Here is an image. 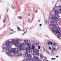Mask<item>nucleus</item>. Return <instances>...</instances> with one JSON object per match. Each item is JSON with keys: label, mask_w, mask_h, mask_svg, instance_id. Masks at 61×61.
Here are the masks:
<instances>
[{"label": "nucleus", "mask_w": 61, "mask_h": 61, "mask_svg": "<svg viewBox=\"0 0 61 61\" xmlns=\"http://www.w3.org/2000/svg\"><path fill=\"white\" fill-rule=\"evenodd\" d=\"M32 61H36V60L34 59H32Z\"/></svg>", "instance_id": "nucleus-30"}, {"label": "nucleus", "mask_w": 61, "mask_h": 61, "mask_svg": "<svg viewBox=\"0 0 61 61\" xmlns=\"http://www.w3.org/2000/svg\"><path fill=\"white\" fill-rule=\"evenodd\" d=\"M50 44L51 45H53V43L52 42H50Z\"/></svg>", "instance_id": "nucleus-37"}, {"label": "nucleus", "mask_w": 61, "mask_h": 61, "mask_svg": "<svg viewBox=\"0 0 61 61\" xmlns=\"http://www.w3.org/2000/svg\"><path fill=\"white\" fill-rule=\"evenodd\" d=\"M26 55L27 54V56L26 57V59L28 61H30L31 60V55L30 54H29L28 52H26Z\"/></svg>", "instance_id": "nucleus-2"}, {"label": "nucleus", "mask_w": 61, "mask_h": 61, "mask_svg": "<svg viewBox=\"0 0 61 61\" xmlns=\"http://www.w3.org/2000/svg\"><path fill=\"white\" fill-rule=\"evenodd\" d=\"M6 54H7V55H9V52H6Z\"/></svg>", "instance_id": "nucleus-27"}, {"label": "nucleus", "mask_w": 61, "mask_h": 61, "mask_svg": "<svg viewBox=\"0 0 61 61\" xmlns=\"http://www.w3.org/2000/svg\"><path fill=\"white\" fill-rule=\"evenodd\" d=\"M9 52L10 53H12L13 52V50L12 49H11L9 51Z\"/></svg>", "instance_id": "nucleus-15"}, {"label": "nucleus", "mask_w": 61, "mask_h": 61, "mask_svg": "<svg viewBox=\"0 0 61 61\" xmlns=\"http://www.w3.org/2000/svg\"><path fill=\"white\" fill-rule=\"evenodd\" d=\"M58 15L57 14H56L55 15V16H53L52 17H51V19H54V20H56V21H57V19H58Z\"/></svg>", "instance_id": "nucleus-4"}, {"label": "nucleus", "mask_w": 61, "mask_h": 61, "mask_svg": "<svg viewBox=\"0 0 61 61\" xmlns=\"http://www.w3.org/2000/svg\"><path fill=\"white\" fill-rule=\"evenodd\" d=\"M20 54L18 53V54H17V56H20Z\"/></svg>", "instance_id": "nucleus-24"}, {"label": "nucleus", "mask_w": 61, "mask_h": 61, "mask_svg": "<svg viewBox=\"0 0 61 61\" xmlns=\"http://www.w3.org/2000/svg\"><path fill=\"white\" fill-rule=\"evenodd\" d=\"M24 42H25L26 43H27L28 42V41L27 40H25L24 41Z\"/></svg>", "instance_id": "nucleus-19"}, {"label": "nucleus", "mask_w": 61, "mask_h": 61, "mask_svg": "<svg viewBox=\"0 0 61 61\" xmlns=\"http://www.w3.org/2000/svg\"><path fill=\"white\" fill-rule=\"evenodd\" d=\"M52 60H55V59H56V58H52Z\"/></svg>", "instance_id": "nucleus-42"}, {"label": "nucleus", "mask_w": 61, "mask_h": 61, "mask_svg": "<svg viewBox=\"0 0 61 61\" xmlns=\"http://www.w3.org/2000/svg\"><path fill=\"white\" fill-rule=\"evenodd\" d=\"M48 54H50V53H49V52H48Z\"/></svg>", "instance_id": "nucleus-48"}, {"label": "nucleus", "mask_w": 61, "mask_h": 61, "mask_svg": "<svg viewBox=\"0 0 61 61\" xmlns=\"http://www.w3.org/2000/svg\"><path fill=\"white\" fill-rule=\"evenodd\" d=\"M38 21V22H40V20H39Z\"/></svg>", "instance_id": "nucleus-60"}, {"label": "nucleus", "mask_w": 61, "mask_h": 61, "mask_svg": "<svg viewBox=\"0 0 61 61\" xmlns=\"http://www.w3.org/2000/svg\"><path fill=\"white\" fill-rule=\"evenodd\" d=\"M58 32V30H56V31H55V33H56V34H57V33Z\"/></svg>", "instance_id": "nucleus-28"}, {"label": "nucleus", "mask_w": 61, "mask_h": 61, "mask_svg": "<svg viewBox=\"0 0 61 61\" xmlns=\"http://www.w3.org/2000/svg\"><path fill=\"white\" fill-rule=\"evenodd\" d=\"M59 37H60V36H59L58 37V38H59Z\"/></svg>", "instance_id": "nucleus-52"}, {"label": "nucleus", "mask_w": 61, "mask_h": 61, "mask_svg": "<svg viewBox=\"0 0 61 61\" xmlns=\"http://www.w3.org/2000/svg\"><path fill=\"white\" fill-rule=\"evenodd\" d=\"M15 40H13V41H11V42L12 43H15Z\"/></svg>", "instance_id": "nucleus-11"}, {"label": "nucleus", "mask_w": 61, "mask_h": 61, "mask_svg": "<svg viewBox=\"0 0 61 61\" xmlns=\"http://www.w3.org/2000/svg\"><path fill=\"white\" fill-rule=\"evenodd\" d=\"M36 61H39V60H36Z\"/></svg>", "instance_id": "nucleus-55"}, {"label": "nucleus", "mask_w": 61, "mask_h": 61, "mask_svg": "<svg viewBox=\"0 0 61 61\" xmlns=\"http://www.w3.org/2000/svg\"><path fill=\"white\" fill-rule=\"evenodd\" d=\"M8 55L10 56H11V54H10V53H9V54H8Z\"/></svg>", "instance_id": "nucleus-39"}, {"label": "nucleus", "mask_w": 61, "mask_h": 61, "mask_svg": "<svg viewBox=\"0 0 61 61\" xmlns=\"http://www.w3.org/2000/svg\"><path fill=\"white\" fill-rule=\"evenodd\" d=\"M31 50H32V49H33V50L34 49H35V46H33L32 47V48H31Z\"/></svg>", "instance_id": "nucleus-14"}, {"label": "nucleus", "mask_w": 61, "mask_h": 61, "mask_svg": "<svg viewBox=\"0 0 61 61\" xmlns=\"http://www.w3.org/2000/svg\"><path fill=\"white\" fill-rule=\"evenodd\" d=\"M27 29L26 30V32H27Z\"/></svg>", "instance_id": "nucleus-61"}, {"label": "nucleus", "mask_w": 61, "mask_h": 61, "mask_svg": "<svg viewBox=\"0 0 61 61\" xmlns=\"http://www.w3.org/2000/svg\"><path fill=\"white\" fill-rule=\"evenodd\" d=\"M46 20H45V23H46H46H47V19H46Z\"/></svg>", "instance_id": "nucleus-18"}, {"label": "nucleus", "mask_w": 61, "mask_h": 61, "mask_svg": "<svg viewBox=\"0 0 61 61\" xmlns=\"http://www.w3.org/2000/svg\"><path fill=\"white\" fill-rule=\"evenodd\" d=\"M38 47L39 49H40V46H38Z\"/></svg>", "instance_id": "nucleus-35"}, {"label": "nucleus", "mask_w": 61, "mask_h": 61, "mask_svg": "<svg viewBox=\"0 0 61 61\" xmlns=\"http://www.w3.org/2000/svg\"><path fill=\"white\" fill-rule=\"evenodd\" d=\"M49 48L50 49H51V48L50 47H49Z\"/></svg>", "instance_id": "nucleus-41"}, {"label": "nucleus", "mask_w": 61, "mask_h": 61, "mask_svg": "<svg viewBox=\"0 0 61 61\" xmlns=\"http://www.w3.org/2000/svg\"><path fill=\"white\" fill-rule=\"evenodd\" d=\"M33 50V51L34 53H36H36L35 54V55L37 56L39 55V50H37V49H34Z\"/></svg>", "instance_id": "nucleus-3"}, {"label": "nucleus", "mask_w": 61, "mask_h": 61, "mask_svg": "<svg viewBox=\"0 0 61 61\" xmlns=\"http://www.w3.org/2000/svg\"><path fill=\"white\" fill-rule=\"evenodd\" d=\"M6 49V47H5L3 48V49Z\"/></svg>", "instance_id": "nucleus-38"}, {"label": "nucleus", "mask_w": 61, "mask_h": 61, "mask_svg": "<svg viewBox=\"0 0 61 61\" xmlns=\"http://www.w3.org/2000/svg\"><path fill=\"white\" fill-rule=\"evenodd\" d=\"M37 10H36V12H35L36 13H37Z\"/></svg>", "instance_id": "nucleus-40"}, {"label": "nucleus", "mask_w": 61, "mask_h": 61, "mask_svg": "<svg viewBox=\"0 0 61 61\" xmlns=\"http://www.w3.org/2000/svg\"><path fill=\"white\" fill-rule=\"evenodd\" d=\"M58 35H60V32L58 31L57 33Z\"/></svg>", "instance_id": "nucleus-34"}, {"label": "nucleus", "mask_w": 61, "mask_h": 61, "mask_svg": "<svg viewBox=\"0 0 61 61\" xmlns=\"http://www.w3.org/2000/svg\"><path fill=\"white\" fill-rule=\"evenodd\" d=\"M35 59H35V60H38V57H37L36 56H35Z\"/></svg>", "instance_id": "nucleus-16"}, {"label": "nucleus", "mask_w": 61, "mask_h": 61, "mask_svg": "<svg viewBox=\"0 0 61 61\" xmlns=\"http://www.w3.org/2000/svg\"><path fill=\"white\" fill-rule=\"evenodd\" d=\"M23 56H24V57H25L26 56V55H25V54H23Z\"/></svg>", "instance_id": "nucleus-33"}, {"label": "nucleus", "mask_w": 61, "mask_h": 61, "mask_svg": "<svg viewBox=\"0 0 61 61\" xmlns=\"http://www.w3.org/2000/svg\"><path fill=\"white\" fill-rule=\"evenodd\" d=\"M56 57L57 58V57H58V56H56Z\"/></svg>", "instance_id": "nucleus-49"}, {"label": "nucleus", "mask_w": 61, "mask_h": 61, "mask_svg": "<svg viewBox=\"0 0 61 61\" xmlns=\"http://www.w3.org/2000/svg\"><path fill=\"white\" fill-rule=\"evenodd\" d=\"M30 14H28V16H30Z\"/></svg>", "instance_id": "nucleus-44"}, {"label": "nucleus", "mask_w": 61, "mask_h": 61, "mask_svg": "<svg viewBox=\"0 0 61 61\" xmlns=\"http://www.w3.org/2000/svg\"><path fill=\"white\" fill-rule=\"evenodd\" d=\"M55 9V8H53V9Z\"/></svg>", "instance_id": "nucleus-54"}, {"label": "nucleus", "mask_w": 61, "mask_h": 61, "mask_svg": "<svg viewBox=\"0 0 61 61\" xmlns=\"http://www.w3.org/2000/svg\"><path fill=\"white\" fill-rule=\"evenodd\" d=\"M12 52L13 53H15V50H13L12 51Z\"/></svg>", "instance_id": "nucleus-26"}, {"label": "nucleus", "mask_w": 61, "mask_h": 61, "mask_svg": "<svg viewBox=\"0 0 61 61\" xmlns=\"http://www.w3.org/2000/svg\"><path fill=\"white\" fill-rule=\"evenodd\" d=\"M54 27V28H56V27Z\"/></svg>", "instance_id": "nucleus-63"}, {"label": "nucleus", "mask_w": 61, "mask_h": 61, "mask_svg": "<svg viewBox=\"0 0 61 61\" xmlns=\"http://www.w3.org/2000/svg\"><path fill=\"white\" fill-rule=\"evenodd\" d=\"M59 9L58 10L61 13V5L59 6Z\"/></svg>", "instance_id": "nucleus-8"}, {"label": "nucleus", "mask_w": 61, "mask_h": 61, "mask_svg": "<svg viewBox=\"0 0 61 61\" xmlns=\"http://www.w3.org/2000/svg\"><path fill=\"white\" fill-rule=\"evenodd\" d=\"M54 12H55V14H57V13H58V11H57V10H56L55 11H54Z\"/></svg>", "instance_id": "nucleus-17"}, {"label": "nucleus", "mask_w": 61, "mask_h": 61, "mask_svg": "<svg viewBox=\"0 0 61 61\" xmlns=\"http://www.w3.org/2000/svg\"><path fill=\"white\" fill-rule=\"evenodd\" d=\"M6 42L7 43L6 44V46H9V44H11V42L10 41H7Z\"/></svg>", "instance_id": "nucleus-5"}, {"label": "nucleus", "mask_w": 61, "mask_h": 61, "mask_svg": "<svg viewBox=\"0 0 61 61\" xmlns=\"http://www.w3.org/2000/svg\"><path fill=\"white\" fill-rule=\"evenodd\" d=\"M22 53H20V55H22Z\"/></svg>", "instance_id": "nucleus-59"}, {"label": "nucleus", "mask_w": 61, "mask_h": 61, "mask_svg": "<svg viewBox=\"0 0 61 61\" xmlns=\"http://www.w3.org/2000/svg\"><path fill=\"white\" fill-rule=\"evenodd\" d=\"M27 48H29V49H30V46L28 45L27 46Z\"/></svg>", "instance_id": "nucleus-29"}, {"label": "nucleus", "mask_w": 61, "mask_h": 61, "mask_svg": "<svg viewBox=\"0 0 61 61\" xmlns=\"http://www.w3.org/2000/svg\"><path fill=\"white\" fill-rule=\"evenodd\" d=\"M40 56H42V55H41V54H40Z\"/></svg>", "instance_id": "nucleus-51"}, {"label": "nucleus", "mask_w": 61, "mask_h": 61, "mask_svg": "<svg viewBox=\"0 0 61 61\" xmlns=\"http://www.w3.org/2000/svg\"><path fill=\"white\" fill-rule=\"evenodd\" d=\"M17 27L18 28V30H19V31H21V29H20V28H19L18 26H17Z\"/></svg>", "instance_id": "nucleus-23"}, {"label": "nucleus", "mask_w": 61, "mask_h": 61, "mask_svg": "<svg viewBox=\"0 0 61 61\" xmlns=\"http://www.w3.org/2000/svg\"><path fill=\"white\" fill-rule=\"evenodd\" d=\"M11 7H12V9H14V6H13L12 5H11Z\"/></svg>", "instance_id": "nucleus-31"}, {"label": "nucleus", "mask_w": 61, "mask_h": 61, "mask_svg": "<svg viewBox=\"0 0 61 61\" xmlns=\"http://www.w3.org/2000/svg\"><path fill=\"white\" fill-rule=\"evenodd\" d=\"M24 34H25V33H24L22 35H23Z\"/></svg>", "instance_id": "nucleus-58"}, {"label": "nucleus", "mask_w": 61, "mask_h": 61, "mask_svg": "<svg viewBox=\"0 0 61 61\" xmlns=\"http://www.w3.org/2000/svg\"><path fill=\"white\" fill-rule=\"evenodd\" d=\"M56 45V43H53V45L54 46H55Z\"/></svg>", "instance_id": "nucleus-22"}, {"label": "nucleus", "mask_w": 61, "mask_h": 61, "mask_svg": "<svg viewBox=\"0 0 61 61\" xmlns=\"http://www.w3.org/2000/svg\"><path fill=\"white\" fill-rule=\"evenodd\" d=\"M23 46V44H19L18 45V47H19L18 48H17V50L15 51V54L16 55L18 52H20L21 50H23V49L22 48V47Z\"/></svg>", "instance_id": "nucleus-1"}, {"label": "nucleus", "mask_w": 61, "mask_h": 61, "mask_svg": "<svg viewBox=\"0 0 61 61\" xmlns=\"http://www.w3.org/2000/svg\"><path fill=\"white\" fill-rule=\"evenodd\" d=\"M54 51L53 50H52V51H51V53H54Z\"/></svg>", "instance_id": "nucleus-36"}, {"label": "nucleus", "mask_w": 61, "mask_h": 61, "mask_svg": "<svg viewBox=\"0 0 61 61\" xmlns=\"http://www.w3.org/2000/svg\"><path fill=\"white\" fill-rule=\"evenodd\" d=\"M25 50H26L27 52H30V49H29L27 48H26Z\"/></svg>", "instance_id": "nucleus-7"}, {"label": "nucleus", "mask_w": 61, "mask_h": 61, "mask_svg": "<svg viewBox=\"0 0 61 61\" xmlns=\"http://www.w3.org/2000/svg\"><path fill=\"white\" fill-rule=\"evenodd\" d=\"M9 50V48L8 47H7L6 48V50H7V51H8Z\"/></svg>", "instance_id": "nucleus-21"}, {"label": "nucleus", "mask_w": 61, "mask_h": 61, "mask_svg": "<svg viewBox=\"0 0 61 61\" xmlns=\"http://www.w3.org/2000/svg\"><path fill=\"white\" fill-rule=\"evenodd\" d=\"M55 21L54 20H52L51 21V23H54Z\"/></svg>", "instance_id": "nucleus-25"}, {"label": "nucleus", "mask_w": 61, "mask_h": 61, "mask_svg": "<svg viewBox=\"0 0 61 61\" xmlns=\"http://www.w3.org/2000/svg\"><path fill=\"white\" fill-rule=\"evenodd\" d=\"M47 36L48 37V38H49V37H48V36Z\"/></svg>", "instance_id": "nucleus-56"}, {"label": "nucleus", "mask_w": 61, "mask_h": 61, "mask_svg": "<svg viewBox=\"0 0 61 61\" xmlns=\"http://www.w3.org/2000/svg\"><path fill=\"white\" fill-rule=\"evenodd\" d=\"M36 45L37 46H39V43H36Z\"/></svg>", "instance_id": "nucleus-32"}, {"label": "nucleus", "mask_w": 61, "mask_h": 61, "mask_svg": "<svg viewBox=\"0 0 61 61\" xmlns=\"http://www.w3.org/2000/svg\"><path fill=\"white\" fill-rule=\"evenodd\" d=\"M22 48V50L24 49V50H25L26 49V47L25 46H24L23 47V48Z\"/></svg>", "instance_id": "nucleus-9"}, {"label": "nucleus", "mask_w": 61, "mask_h": 61, "mask_svg": "<svg viewBox=\"0 0 61 61\" xmlns=\"http://www.w3.org/2000/svg\"><path fill=\"white\" fill-rule=\"evenodd\" d=\"M10 31H13V30H12V29H10Z\"/></svg>", "instance_id": "nucleus-47"}, {"label": "nucleus", "mask_w": 61, "mask_h": 61, "mask_svg": "<svg viewBox=\"0 0 61 61\" xmlns=\"http://www.w3.org/2000/svg\"><path fill=\"white\" fill-rule=\"evenodd\" d=\"M5 19H6V18H5L3 20V22L4 23H5Z\"/></svg>", "instance_id": "nucleus-13"}, {"label": "nucleus", "mask_w": 61, "mask_h": 61, "mask_svg": "<svg viewBox=\"0 0 61 61\" xmlns=\"http://www.w3.org/2000/svg\"><path fill=\"white\" fill-rule=\"evenodd\" d=\"M52 31H53V32H55V30H52Z\"/></svg>", "instance_id": "nucleus-43"}, {"label": "nucleus", "mask_w": 61, "mask_h": 61, "mask_svg": "<svg viewBox=\"0 0 61 61\" xmlns=\"http://www.w3.org/2000/svg\"><path fill=\"white\" fill-rule=\"evenodd\" d=\"M46 59V60H47V58H46V57H45Z\"/></svg>", "instance_id": "nucleus-50"}, {"label": "nucleus", "mask_w": 61, "mask_h": 61, "mask_svg": "<svg viewBox=\"0 0 61 61\" xmlns=\"http://www.w3.org/2000/svg\"><path fill=\"white\" fill-rule=\"evenodd\" d=\"M18 19H22V18L21 16H19L18 17Z\"/></svg>", "instance_id": "nucleus-10"}, {"label": "nucleus", "mask_w": 61, "mask_h": 61, "mask_svg": "<svg viewBox=\"0 0 61 61\" xmlns=\"http://www.w3.org/2000/svg\"><path fill=\"white\" fill-rule=\"evenodd\" d=\"M7 12H8V10H7Z\"/></svg>", "instance_id": "nucleus-62"}, {"label": "nucleus", "mask_w": 61, "mask_h": 61, "mask_svg": "<svg viewBox=\"0 0 61 61\" xmlns=\"http://www.w3.org/2000/svg\"><path fill=\"white\" fill-rule=\"evenodd\" d=\"M23 61H25V60H23Z\"/></svg>", "instance_id": "nucleus-57"}, {"label": "nucleus", "mask_w": 61, "mask_h": 61, "mask_svg": "<svg viewBox=\"0 0 61 61\" xmlns=\"http://www.w3.org/2000/svg\"><path fill=\"white\" fill-rule=\"evenodd\" d=\"M52 50H53L54 51H56V49L55 48H53L52 49Z\"/></svg>", "instance_id": "nucleus-12"}, {"label": "nucleus", "mask_w": 61, "mask_h": 61, "mask_svg": "<svg viewBox=\"0 0 61 61\" xmlns=\"http://www.w3.org/2000/svg\"><path fill=\"white\" fill-rule=\"evenodd\" d=\"M51 26H52V25H53L52 24H51Z\"/></svg>", "instance_id": "nucleus-53"}, {"label": "nucleus", "mask_w": 61, "mask_h": 61, "mask_svg": "<svg viewBox=\"0 0 61 61\" xmlns=\"http://www.w3.org/2000/svg\"><path fill=\"white\" fill-rule=\"evenodd\" d=\"M39 26H42V24H40L39 25Z\"/></svg>", "instance_id": "nucleus-45"}, {"label": "nucleus", "mask_w": 61, "mask_h": 61, "mask_svg": "<svg viewBox=\"0 0 61 61\" xmlns=\"http://www.w3.org/2000/svg\"><path fill=\"white\" fill-rule=\"evenodd\" d=\"M50 41H48V45H50Z\"/></svg>", "instance_id": "nucleus-20"}, {"label": "nucleus", "mask_w": 61, "mask_h": 61, "mask_svg": "<svg viewBox=\"0 0 61 61\" xmlns=\"http://www.w3.org/2000/svg\"><path fill=\"white\" fill-rule=\"evenodd\" d=\"M1 52H3V50H2V51Z\"/></svg>", "instance_id": "nucleus-64"}, {"label": "nucleus", "mask_w": 61, "mask_h": 61, "mask_svg": "<svg viewBox=\"0 0 61 61\" xmlns=\"http://www.w3.org/2000/svg\"><path fill=\"white\" fill-rule=\"evenodd\" d=\"M20 39H19V40H18V39H17V40H15V44L16 46H18V44H19V43L17 42H19V41H20Z\"/></svg>", "instance_id": "nucleus-6"}, {"label": "nucleus", "mask_w": 61, "mask_h": 61, "mask_svg": "<svg viewBox=\"0 0 61 61\" xmlns=\"http://www.w3.org/2000/svg\"><path fill=\"white\" fill-rule=\"evenodd\" d=\"M41 58H42V57H43V56H41V59H42V58H41Z\"/></svg>", "instance_id": "nucleus-46"}]
</instances>
